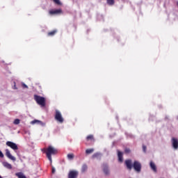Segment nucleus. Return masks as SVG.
<instances>
[{
    "label": "nucleus",
    "instance_id": "1",
    "mask_svg": "<svg viewBox=\"0 0 178 178\" xmlns=\"http://www.w3.org/2000/svg\"><path fill=\"white\" fill-rule=\"evenodd\" d=\"M58 154V149L52 146H49L46 150V155L50 161L51 165H52V155H56Z\"/></svg>",
    "mask_w": 178,
    "mask_h": 178
},
{
    "label": "nucleus",
    "instance_id": "2",
    "mask_svg": "<svg viewBox=\"0 0 178 178\" xmlns=\"http://www.w3.org/2000/svg\"><path fill=\"white\" fill-rule=\"evenodd\" d=\"M34 99L37 102V104H38V105H41V106H45V98L44 97L35 95Z\"/></svg>",
    "mask_w": 178,
    "mask_h": 178
},
{
    "label": "nucleus",
    "instance_id": "3",
    "mask_svg": "<svg viewBox=\"0 0 178 178\" xmlns=\"http://www.w3.org/2000/svg\"><path fill=\"white\" fill-rule=\"evenodd\" d=\"M134 170L137 172V173H140L141 172V163L140 161H135L133 163V167Z\"/></svg>",
    "mask_w": 178,
    "mask_h": 178
},
{
    "label": "nucleus",
    "instance_id": "4",
    "mask_svg": "<svg viewBox=\"0 0 178 178\" xmlns=\"http://www.w3.org/2000/svg\"><path fill=\"white\" fill-rule=\"evenodd\" d=\"M6 145L8 147H10V148L13 149L14 151H17V149H19V147H17V145H16V143H15L13 142L7 141Z\"/></svg>",
    "mask_w": 178,
    "mask_h": 178
},
{
    "label": "nucleus",
    "instance_id": "5",
    "mask_svg": "<svg viewBox=\"0 0 178 178\" xmlns=\"http://www.w3.org/2000/svg\"><path fill=\"white\" fill-rule=\"evenodd\" d=\"M55 119L57 120V122L63 123V118H62V114H60V112H59L58 110L56 111Z\"/></svg>",
    "mask_w": 178,
    "mask_h": 178
},
{
    "label": "nucleus",
    "instance_id": "6",
    "mask_svg": "<svg viewBox=\"0 0 178 178\" xmlns=\"http://www.w3.org/2000/svg\"><path fill=\"white\" fill-rule=\"evenodd\" d=\"M79 172L76 170H70L68 173V178H77Z\"/></svg>",
    "mask_w": 178,
    "mask_h": 178
},
{
    "label": "nucleus",
    "instance_id": "7",
    "mask_svg": "<svg viewBox=\"0 0 178 178\" xmlns=\"http://www.w3.org/2000/svg\"><path fill=\"white\" fill-rule=\"evenodd\" d=\"M6 156L8 158V159H10L11 161H16V158L10 154V151H9L8 149H6Z\"/></svg>",
    "mask_w": 178,
    "mask_h": 178
},
{
    "label": "nucleus",
    "instance_id": "8",
    "mask_svg": "<svg viewBox=\"0 0 178 178\" xmlns=\"http://www.w3.org/2000/svg\"><path fill=\"white\" fill-rule=\"evenodd\" d=\"M172 147L174 149H178V140L176 138H172Z\"/></svg>",
    "mask_w": 178,
    "mask_h": 178
},
{
    "label": "nucleus",
    "instance_id": "9",
    "mask_svg": "<svg viewBox=\"0 0 178 178\" xmlns=\"http://www.w3.org/2000/svg\"><path fill=\"white\" fill-rule=\"evenodd\" d=\"M103 172L106 176H109V167H108V164H103Z\"/></svg>",
    "mask_w": 178,
    "mask_h": 178
},
{
    "label": "nucleus",
    "instance_id": "10",
    "mask_svg": "<svg viewBox=\"0 0 178 178\" xmlns=\"http://www.w3.org/2000/svg\"><path fill=\"white\" fill-rule=\"evenodd\" d=\"M125 165L127 166V168L129 170H131V169H133V164L131 163V160H130V159L126 160Z\"/></svg>",
    "mask_w": 178,
    "mask_h": 178
},
{
    "label": "nucleus",
    "instance_id": "11",
    "mask_svg": "<svg viewBox=\"0 0 178 178\" xmlns=\"http://www.w3.org/2000/svg\"><path fill=\"white\" fill-rule=\"evenodd\" d=\"M62 13V9L51 10L49 11L50 15H60Z\"/></svg>",
    "mask_w": 178,
    "mask_h": 178
},
{
    "label": "nucleus",
    "instance_id": "12",
    "mask_svg": "<svg viewBox=\"0 0 178 178\" xmlns=\"http://www.w3.org/2000/svg\"><path fill=\"white\" fill-rule=\"evenodd\" d=\"M15 176L18 178H27L26 175L22 172L15 173Z\"/></svg>",
    "mask_w": 178,
    "mask_h": 178
},
{
    "label": "nucleus",
    "instance_id": "13",
    "mask_svg": "<svg viewBox=\"0 0 178 178\" xmlns=\"http://www.w3.org/2000/svg\"><path fill=\"white\" fill-rule=\"evenodd\" d=\"M118 161L119 162H123V153L121 152L118 151Z\"/></svg>",
    "mask_w": 178,
    "mask_h": 178
},
{
    "label": "nucleus",
    "instance_id": "14",
    "mask_svg": "<svg viewBox=\"0 0 178 178\" xmlns=\"http://www.w3.org/2000/svg\"><path fill=\"white\" fill-rule=\"evenodd\" d=\"M150 168L152 169L155 172H156V165L152 161H150Z\"/></svg>",
    "mask_w": 178,
    "mask_h": 178
},
{
    "label": "nucleus",
    "instance_id": "15",
    "mask_svg": "<svg viewBox=\"0 0 178 178\" xmlns=\"http://www.w3.org/2000/svg\"><path fill=\"white\" fill-rule=\"evenodd\" d=\"M3 166H5V168H7V169H12V165L8 162L3 163Z\"/></svg>",
    "mask_w": 178,
    "mask_h": 178
},
{
    "label": "nucleus",
    "instance_id": "16",
    "mask_svg": "<svg viewBox=\"0 0 178 178\" xmlns=\"http://www.w3.org/2000/svg\"><path fill=\"white\" fill-rule=\"evenodd\" d=\"M87 169H88V167L87 166V165H83L82 166V168H81V172L82 173H84V172H86L87 171Z\"/></svg>",
    "mask_w": 178,
    "mask_h": 178
},
{
    "label": "nucleus",
    "instance_id": "17",
    "mask_svg": "<svg viewBox=\"0 0 178 178\" xmlns=\"http://www.w3.org/2000/svg\"><path fill=\"white\" fill-rule=\"evenodd\" d=\"M92 152H94V149H87L86 150V154L87 155L90 154H92Z\"/></svg>",
    "mask_w": 178,
    "mask_h": 178
},
{
    "label": "nucleus",
    "instance_id": "18",
    "mask_svg": "<svg viewBox=\"0 0 178 178\" xmlns=\"http://www.w3.org/2000/svg\"><path fill=\"white\" fill-rule=\"evenodd\" d=\"M101 153H95V154H94L92 156V158H93V159H95V158H98V156H101Z\"/></svg>",
    "mask_w": 178,
    "mask_h": 178
},
{
    "label": "nucleus",
    "instance_id": "19",
    "mask_svg": "<svg viewBox=\"0 0 178 178\" xmlns=\"http://www.w3.org/2000/svg\"><path fill=\"white\" fill-rule=\"evenodd\" d=\"M67 156L68 159L72 161V159H73L74 158V154H68Z\"/></svg>",
    "mask_w": 178,
    "mask_h": 178
},
{
    "label": "nucleus",
    "instance_id": "20",
    "mask_svg": "<svg viewBox=\"0 0 178 178\" xmlns=\"http://www.w3.org/2000/svg\"><path fill=\"white\" fill-rule=\"evenodd\" d=\"M107 3L108 5H114L115 4V0H107Z\"/></svg>",
    "mask_w": 178,
    "mask_h": 178
},
{
    "label": "nucleus",
    "instance_id": "21",
    "mask_svg": "<svg viewBox=\"0 0 178 178\" xmlns=\"http://www.w3.org/2000/svg\"><path fill=\"white\" fill-rule=\"evenodd\" d=\"M53 2H54V3H56V5H62L60 0H53Z\"/></svg>",
    "mask_w": 178,
    "mask_h": 178
},
{
    "label": "nucleus",
    "instance_id": "22",
    "mask_svg": "<svg viewBox=\"0 0 178 178\" xmlns=\"http://www.w3.org/2000/svg\"><path fill=\"white\" fill-rule=\"evenodd\" d=\"M14 124H20V120L19 119H15L13 122Z\"/></svg>",
    "mask_w": 178,
    "mask_h": 178
},
{
    "label": "nucleus",
    "instance_id": "23",
    "mask_svg": "<svg viewBox=\"0 0 178 178\" xmlns=\"http://www.w3.org/2000/svg\"><path fill=\"white\" fill-rule=\"evenodd\" d=\"M35 123H41V121L40 120H34L31 122V124H35Z\"/></svg>",
    "mask_w": 178,
    "mask_h": 178
},
{
    "label": "nucleus",
    "instance_id": "24",
    "mask_svg": "<svg viewBox=\"0 0 178 178\" xmlns=\"http://www.w3.org/2000/svg\"><path fill=\"white\" fill-rule=\"evenodd\" d=\"M56 33V30H54L53 31H51L48 33V35H54V34Z\"/></svg>",
    "mask_w": 178,
    "mask_h": 178
},
{
    "label": "nucleus",
    "instance_id": "25",
    "mask_svg": "<svg viewBox=\"0 0 178 178\" xmlns=\"http://www.w3.org/2000/svg\"><path fill=\"white\" fill-rule=\"evenodd\" d=\"M124 151H125V154H130L131 152V150L129 148H126Z\"/></svg>",
    "mask_w": 178,
    "mask_h": 178
},
{
    "label": "nucleus",
    "instance_id": "26",
    "mask_svg": "<svg viewBox=\"0 0 178 178\" xmlns=\"http://www.w3.org/2000/svg\"><path fill=\"white\" fill-rule=\"evenodd\" d=\"M92 138H94V136H92V135L87 136V140H92Z\"/></svg>",
    "mask_w": 178,
    "mask_h": 178
},
{
    "label": "nucleus",
    "instance_id": "27",
    "mask_svg": "<svg viewBox=\"0 0 178 178\" xmlns=\"http://www.w3.org/2000/svg\"><path fill=\"white\" fill-rule=\"evenodd\" d=\"M22 86L24 88H29V86H27V85H26V83H22Z\"/></svg>",
    "mask_w": 178,
    "mask_h": 178
},
{
    "label": "nucleus",
    "instance_id": "28",
    "mask_svg": "<svg viewBox=\"0 0 178 178\" xmlns=\"http://www.w3.org/2000/svg\"><path fill=\"white\" fill-rule=\"evenodd\" d=\"M143 152H147V146L143 145Z\"/></svg>",
    "mask_w": 178,
    "mask_h": 178
},
{
    "label": "nucleus",
    "instance_id": "29",
    "mask_svg": "<svg viewBox=\"0 0 178 178\" xmlns=\"http://www.w3.org/2000/svg\"><path fill=\"white\" fill-rule=\"evenodd\" d=\"M3 153H2V151L0 150V158H3Z\"/></svg>",
    "mask_w": 178,
    "mask_h": 178
},
{
    "label": "nucleus",
    "instance_id": "30",
    "mask_svg": "<svg viewBox=\"0 0 178 178\" xmlns=\"http://www.w3.org/2000/svg\"><path fill=\"white\" fill-rule=\"evenodd\" d=\"M14 90H17V88L16 87V82H14Z\"/></svg>",
    "mask_w": 178,
    "mask_h": 178
},
{
    "label": "nucleus",
    "instance_id": "31",
    "mask_svg": "<svg viewBox=\"0 0 178 178\" xmlns=\"http://www.w3.org/2000/svg\"><path fill=\"white\" fill-rule=\"evenodd\" d=\"M55 172H56L55 168L52 167V173H55Z\"/></svg>",
    "mask_w": 178,
    "mask_h": 178
},
{
    "label": "nucleus",
    "instance_id": "32",
    "mask_svg": "<svg viewBox=\"0 0 178 178\" xmlns=\"http://www.w3.org/2000/svg\"><path fill=\"white\" fill-rule=\"evenodd\" d=\"M42 151L44 153H45V147H44V148L42 149Z\"/></svg>",
    "mask_w": 178,
    "mask_h": 178
}]
</instances>
